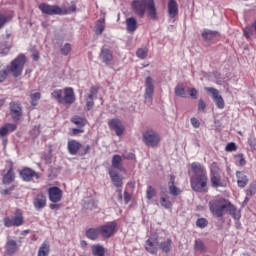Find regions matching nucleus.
Listing matches in <instances>:
<instances>
[{"mask_svg": "<svg viewBox=\"0 0 256 256\" xmlns=\"http://www.w3.org/2000/svg\"><path fill=\"white\" fill-rule=\"evenodd\" d=\"M210 213L214 217L221 218L224 215H231L233 219L239 221L241 219V211L231 203L228 199L223 197H216L209 202Z\"/></svg>", "mask_w": 256, "mask_h": 256, "instance_id": "nucleus-1", "label": "nucleus"}, {"mask_svg": "<svg viewBox=\"0 0 256 256\" xmlns=\"http://www.w3.org/2000/svg\"><path fill=\"white\" fill-rule=\"evenodd\" d=\"M51 96L62 105H73L75 103V92L71 87L64 90L56 89L51 93Z\"/></svg>", "mask_w": 256, "mask_h": 256, "instance_id": "nucleus-2", "label": "nucleus"}, {"mask_svg": "<svg viewBox=\"0 0 256 256\" xmlns=\"http://www.w3.org/2000/svg\"><path fill=\"white\" fill-rule=\"evenodd\" d=\"M142 141L146 147L154 149L155 147H159V144L161 143V135L152 128H149L143 132Z\"/></svg>", "mask_w": 256, "mask_h": 256, "instance_id": "nucleus-3", "label": "nucleus"}, {"mask_svg": "<svg viewBox=\"0 0 256 256\" xmlns=\"http://www.w3.org/2000/svg\"><path fill=\"white\" fill-rule=\"evenodd\" d=\"M67 150L70 155H80V157H84V155H87L89 151H91V146H83L81 142L71 139L68 140Z\"/></svg>", "mask_w": 256, "mask_h": 256, "instance_id": "nucleus-4", "label": "nucleus"}, {"mask_svg": "<svg viewBox=\"0 0 256 256\" xmlns=\"http://www.w3.org/2000/svg\"><path fill=\"white\" fill-rule=\"evenodd\" d=\"M210 185L213 189H219V187H227L228 182L221 178V169L217 166H212L210 170Z\"/></svg>", "mask_w": 256, "mask_h": 256, "instance_id": "nucleus-5", "label": "nucleus"}, {"mask_svg": "<svg viewBox=\"0 0 256 256\" xmlns=\"http://www.w3.org/2000/svg\"><path fill=\"white\" fill-rule=\"evenodd\" d=\"M208 181L209 177L207 175L192 176L190 184L193 191H196L197 193H205L207 192Z\"/></svg>", "mask_w": 256, "mask_h": 256, "instance_id": "nucleus-6", "label": "nucleus"}, {"mask_svg": "<svg viewBox=\"0 0 256 256\" xmlns=\"http://www.w3.org/2000/svg\"><path fill=\"white\" fill-rule=\"evenodd\" d=\"M26 61L27 58L25 55L20 54L11 62L10 71L13 77H19L23 73V67H25Z\"/></svg>", "mask_w": 256, "mask_h": 256, "instance_id": "nucleus-7", "label": "nucleus"}, {"mask_svg": "<svg viewBox=\"0 0 256 256\" xmlns=\"http://www.w3.org/2000/svg\"><path fill=\"white\" fill-rule=\"evenodd\" d=\"M144 87H145V92H144L145 103H152L153 95L155 93V84L151 76L146 77Z\"/></svg>", "mask_w": 256, "mask_h": 256, "instance_id": "nucleus-8", "label": "nucleus"}, {"mask_svg": "<svg viewBox=\"0 0 256 256\" xmlns=\"http://www.w3.org/2000/svg\"><path fill=\"white\" fill-rule=\"evenodd\" d=\"M100 229V235L104 239H110V237H113L115 233H117V222L112 221L108 222L105 225L99 226Z\"/></svg>", "mask_w": 256, "mask_h": 256, "instance_id": "nucleus-9", "label": "nucleus"}, {"mask_svg": "<svg viewBox=\"0 0 256 256\" xmlns=\"http://www.w3.org/2000/svg\"><path fill=\"white\" fill-rule=\"evenodd\" d=\"M38 9H40L44 15H63V9L57 5L41 3L39 4Z\"/></svg>", "mask_w": 256, "mask_h": 256, "instance_id": "nucleus-10", "label": "nucleus"}, {"mask_svg": "<svg viewBox=\"0 0 256 256\" xmlns=\"http://www.w3.org/2000/svg\"><path fill=\"white\" fill-rule=\"evenodd\" d=\"M204 89L207 93H211L213 101L218 109H225V100H223V97L219 94V90L213 87H205Z\"/></svg>", "mask_w": 256, "mask_h": 256, "instance_id": "nucleus-11", "label": "nucleus"}, {"mask_svg": "<svg viewBox=\"0 0 256 256\" xmlns=\"http://www.w3.org/2000/svg\"><path fill=\"white\" fill-rule=\"evenodd\" d=\"M149 5V0H134L132 2V9L139 17L145 16V9Z\"/></svg>", "mask_w": 256, "mask_h": 256, "instance_id": "nucleus-12", "label": "nucleus"}, {"mask_svg": "<svg viewBox=\"0 0 256 256\" xmlns=\"http://www.w3.org/2000/svg\"><path fill=\"white\" fill-rule=\"evenodd\" d=\"M48 197L51 203H59L63 199V190L57 186H52L48 189Z\"/></svg>", "mask_w": 256, "mask_h": 256, "instance_id": "nucleus-13", "label": "nucleus"}, {"mask_svg": "<svg viewBox=\"0 0 256 256\" xmlns=\"http://www.w3.org/2000/svg\"><path fill=\"white\" fill-rule=\"evenodd\" d=\"M108 126L112 131L116 133L118 137H121L123 133H125V126H123V122L121 120L114 118L108 121Z\"/></svg>", "mask_w": 256, "mask_h": 256, "instance_id": "nucleus-14", "label": "nucleus"}, {"mask_svg": "<svg viewBox=\"0 0 256 256\" xmlns=\"http://www.w3.org/2000/svg\"><path fill=\"white\" fill-rule=\"evenodd\" d=\"M97 93H99V88L97 86H93L90 88V92L85 97L86 101V109L87 111H91L93 107L95 106V97H97Z\"/></svg>", "mask_w": 256, "mask_h": 256, "instance_id": "nucleus-15", "label": "nucleus"}, {"mask_svg": "<svg viewBox=\"0 0 256 256\" xmlns=\"http://www.w3.org/2000/svg\"><path fill=\"white\" fill-rule=\"evenodd\" d=\"M99 59L105 65H111V63H113V51L103 46L100 50Z\"/></svg>", "mask_w": 256, "mask_h": 256, "instance_id": "nucleus-16", "label": "nucleus"}, {"mask_svg": "<svg viewBox=\"0 0 256 256\" xmlns=\"http://www.w3.org/2000/svg\"><path fill=\"white\" fill-rule=\"evenodd\" d=\"M9 107L12 119H14V121H19V119H21V115H23L21 104L19 102H10Z\"/></svg>", "mask_w": 256, "mask_h": 256, "instance_id": "nucleus-17", "label": "nucleus"}, {"mask_svg": "<svg viewBox=\"0 0 256 256\" xmlns=\"http://www.w3.org/2000/svg\"><path fill=\"white\" fill-rule=\"evenodd\" d=\"M33 206L36 211H43L47 207V196L44 194H38L33 200Z\"/></svg>", "mask_w": 256, "mask_h": 256, "instance_id": "nucleus-18", "label": "nucleus"}, {"mask_svg": "<svg viewBox=\"0 0 256 256\" xmlns=\"http://www.w3.org/2000/svg\"><path fill=\"white\" fill-rule=\"evenodd\" d=\"M20 176L22 177L23 181H33V179H39V173L35 172L31 168H24L20 171Z\"/></svg>", "mask_w": 256, "mask_h": 256, "instance_id": "nucleus-19", "label": "nucleus"}, {"mask_svg": "<svg viewBox=\"0 0 256 256\" xmlns=\"http://www.w3.org/2000/svg\"><path fill=\"white\" fill-rule=\"evenodd\" d=\"M168 16L170 19H177L179 16V4L175 0H169L167 4Z\"/></svg>", "mask_w": 256, "mask_h": 256, "instance_id": "nucleus-20", "label": "nucleus"}, {"mask_svg": "<svg viewBox=\"0 0 256 256\" xmlns=\"http://www.w3.org/2000/svg\"><path fill=\"white\" fill-rule=\"evenodd\" d=\"M145 249L148 253L155 255L159 249V242L157 241V238H149L146 240Z\"/></svg>", "mask_w": 256, "mask_h": 256, "instance_id": "nucleus-21", "label": "nucleus"}, {"mask_svg": "<svg viewBox=\"0 0 256 256\" xmlns=\"http://www.w3.org/2000/svg\"><path fill=\"white\" fill-rule=\"evenodd\" d=\"M191 169L194 173L193 177H201V175H207V170L199 162H193L191 164Z\"/></svg>", "mask_w": 256, "mask_h": 256, "instance_id": "nucleus-22", "label": "nucleus"}, {"mask_svg": "<svg viewBox=\"0 0 256 256\" xmlns=\"http://www.w3.org/2000/svg\"><path fill=\"white\" fill-rule=\"evenodd\" d=\"M236 177H237V184L238 187L241 189L247 187V184L249 183V178H247V175L241 171L236 172Z\"/></svg>", "mask_w": 256, "mask_h": 256, "instance_id": "nucleus-23", "label": "nucleus"}, {"mask_svg": "<svg viewBox=\"0 0 256 256\" xmlns=\"http://www.w3.org/2000/svg\"><path fill=\"white\" fill-rule=\"evenodd\" d=\"M169 193L173 197H179L181 195V189L175 186V176H170Z\"/></svg>", "mask_w": 256, "mask_h": 256, "instance_id": "nucleus-24", "label": "nucleus"}, {"mask_svg": "<svg viewBox=\"0 0 256 256\" xmlns=\"http://www.w3.org/2000/svg\"><path fill=\"white\" fill-rule=\"evenodd\" d=\"M99 235H101V230L99 227L90 228L86 231V237L91 241H97L99 239Z\"/></svg>", "mask_w": 256, "mask_h": 256, "instance_id": "nucleus-25", "label": "nucleus"}, {"mask_svg": "<svg viewBox=\"0 0 256 256\" xmlns=\"http://www.w3.org/2000/svg\"><path fill=\"white\" fill-rule=\"evenodd\" d=\"M51 253V245L49 241H44L38 249L37 256H49Z\"/></svg>", "mask_w": 256, "mask_h": 256, "instance_id": "nucleus-26", "label": "nucleus"}, {"mask_svg": "<svg viewBox=\"0 0 256 256\" xmlns=\"http://www.w3.org/2000/svg\"><path fill=\"white\" fill-rule=\"evenodd\" d=\"M19 249V246L17 245V242L13 239H10L6 243V253L8 255H13L17 253V250Z\"/></svg>", "mask_w": 256, "mask_h": 256, "instance_id": "nucleus-27", "label": "nucleus"}, {"mask_svg": "<svg viewBox=\"0 0 256 256\" xmlns=\"http://www.w3.org/2000/svg\"><path fill=\"white\" fill-rule=\"evenodd\" d=\"M15 180V172H13V163H11L9 170L3 176L4 185H9L12 181Z\"/></svg>", "mask_w": 256, "mask_h": 256, "instance_id": "nucleus-28", "label": "nucleus"}, {"mask_svg": "<svg viewBox=\"0 0 256 256\" xmlns=\"http://www.w3.org/2000/svg\"><path fill=\"white\" fill-rule=\"evenodd\" d=\"M126 29L128 33H135L137 31V19L135 17L126 19Z\"/></svg>", "mask_w": 256, "mask_h": 256, "instance_id": "nucleus-29", "label": "nucleus"}, {"mask_svg": "<svg viewBox=\"0 0 256 256\" xmlns=\"http://www.w3.org/2000/svg\"><path fill=\"white\" fill-rule=\"evenodd\" d=\"M17 129V124L7 123L0 128V137H5L7 133H11Z\"/></svg>", "mask_w": 256, "mask_h": 256, "instance_id": "nucleus-30", "label": "nucleus"}, {"mask_svg": "<svg viewBox=\"0 0 256 256\" xmlns=\"http://www.w3.org/2000/svg\"><path fill=\"white\" fill-rule=\"evenodd\" d=\"M110 178L112 179V183L115 185V187H122L123 186V179H121V176L117 174L114 170H109Z\"/></svg>", "mask_w": 256, "mask_h": 256, "instance_id": "nucleus-31", "label": "nucleus"}, {"mask_svg": "<svg viewBox=\"0 0 256 256\" xmlns=\"http://www.w3.org/2000/svg\"><path fill=\"white\" fill-rule=\"evenodd\" d=\"M160 205L164 207V209H173V202H171L167 194H161Z\"/></svg>", "mask_w": 256, "mask_h": 256, "instance_id": "nucleus-32", "label": "nucleus"}, {"mask_svg": "<svg viewBox=\"0 0 256 256\" xmlns=\"http://www.w3.org/2000/svg\"><path fill=\"white\" fill-rule=\"evenodd\" d=\"M172 246H173V240H171V238H168L165 241L158 244V247H160V249H161V251H163V253H170Z\"/></svg>", "mask_w": 256, "mask_h": 256, "instance_id": "nucleus-33", "label": "nucleus"}, {"mask_svg": "<svg viewBox=\"0 0 256 256\" xmlns=\"http://www.w3.org/2000/svg\"><path fill=\"white\" fill-rule=\"evenodd\" d=\"M146 9L151 19H157V9L155 8L154 0H148V6H146Z\"/></svg>", "mask_w": 256, "mask_h": 256, "instance_id": "nucleus-34", "label": "nucleus"}, {"mask_svg": "<svg viewBox=\"0 0 256 256\" xmlns=\"http://www.w3.org/2000/svg\"><path fill=\"white\" fill-rule=\"evenodd\" d=\"M123 157H121L120 155H114L112 157V167L113 169H118V171H123Z\"/></svg>", "mask_w": 256, "mask_h": 256, "instance_id": "nucleus-35", "label": "nucleus"}, {"mask_svg": "<svg viewBox=\"0 0 256 256\" xmlns=\"http://www.w3.org/2000/svg\"><path fill=\"white\" fill-rule=\"evenodd\" d=\"M93 256H105V247L101 244H94L91 246Z\"/></svg>", "mask_w": 256, "mask_h": 256, "instance_id": "nucleus-36", "label": "nucleus"}, {"mask_svg": "<svg viewBox=\"0 0 256 256\" xmlns=\"http://www.w3.org/2000/svg\"><path fill=\"white\" fill-rule=\"evenodd\" d=\"M94 31L96 35H102L103 31H105V18H101L97 20L96 25L94 27Z\"/></svg>", "mask_w": 256, "mask_h": 256, "instance_id": "nucleus-37", "label": "nucleus"}, {"mask_svg": "<svg viewBox=\"0 0 256 256\" xmlns=\"http://www.w3.org/2000/svg\"><path fill=\"white\" fill-rule=\"evenodd\" d=\"M202 37L206 41H212V39H215V37H219V32L211 31V30H204L202 33Z\"/></svg>", "mask_w": 256, "mask_h": 256, "instance_id": "nucleus-38", "label": "nucleus"}, {"mask_svg": "<svg viewBox=\"0 0 256 256\" xmlns=\"http://www.w3.org/2000/svg\"><path fill=\"white\" fill-rule=\"evenodd\" d=\"M194 250L198 251L199 253H205L207 251V246L201 239H196L194 242Z\"/></svg>", "mask_w": 256, "mask_h": 256, "instance_id": "nucleus-39", "label": "nucleus"}, {"mask_svg": "<svg viewBox=\"0 0 256 256\" xmlns=\"http://www.w3.org/2000/svg\"><path fill=\"white\" fill-rule=\"evenodd\" d=\"M72 123H74V125H76L77 127H85V125H87V119L83 118V117H79V116H74L71 119Z\"/></svg>", "mask_w": 256, "mask_h": 256, "instance_id": "nucleus-40", "label": "nucleus"}, {"mask_svg": "<svg viewBox=\"0 0 256 256\" xmlns=\"http://www.w3.org/2000/svg\"><path fill=\"white\" fill-rule=\"evenodd\" d=\"M175 95L177 97H182V98L187 97V93L185 92V88L182 85H177L175 87Z\"/></svg>", "mask_w": 256, "mask_h": 256, "instance_id": "nucleus-41", "label": "nucleus"}, {"mask_svg": "<svg viewBox=\"0 0 256 256\" xmlns=\"http://www.w3.org/2000/svg\"><path fill=\"white\" fill-rule=\"evenodd\" d=\"M149 51L147 48H140L136 51V55L139 59H147Z\"/></svg>", "mask_w": 256, "mask_h": 256, "instance_id": "nucleus-42", "label": "nucleus"}, {"mask_svg": "<svg viewBox=\"0 0 256 256\" xmlns=\"http://www.w3.org/2000/svg\"><path fill=\"white\" fill-rule=\"evenodd\" d=\"M30 99H31V104L35 107L37 105V101H39V99H41V93H39V92L32 93L30 95Z\"/></svg>", "mask_w": 256, "mask_h": 256, "instance_id": "nucleus-43", "label": "nucleus"}, {"mask_svg": "<svg viewBox=\"0 0 256 256\" xmlns=\"http://www.w3.org/2000/svg\"><path fill=\"white\" fill-rule=\"evenodd\" d=\"M207 225H209V221H207V219H205V218H199L196 221V226L199 227L200 229H205V227H207Z\"/></svg>", "mask_w": 256, "mask_h": 256, "instance_id": "nucleus-44", "label": "nucleus"}, {"mask_svg": "<svg viewBox=\"0 0 256 256\" xmlns=\"http://www.w3.org/2000/svg\"><path fill=\"white\" fill-rule=\"evenodd\" d=\"M7 23H9V17L3 13H0V29H3Z\"/></svg>", "mask_w": 256, "mask_h": 256, "instance_id": "nucleus-45", "label": "nucleus"}, {"mask_svg": "<svg viewBox=\"0 0 256 256\" xmlns=\"http://www.w3.org/2000/svg\"><path fill=\"white\" fill-rule=\"evenodd\" d=\"M14 227H21L23 225V216L22 215H17L14 218H12Z\"/></svg>", "mask_w": 256, "mask_h": 256, "instance_id": "nucleus-46", "label": "nucleus"}, {"mask_svg": "<svg viewBox=\"0 0 256 256\" xmlns=\"http://www.w3.org/2000/svg\"><path fill=\"white\" fill-rule=\"evenodd\" d=\"M155 193V188H153V186H148L146 191L147 199L151 201V199L155 197Z\"/></svg>", "mask_w": 256, "mask_h": 256, "instance_id": "nucleus-47", "label": "nucleus"}, {"mask_svg": "<svg viewBox=\"0 0 256 256\" xmlns=\"http://www.w3.org/2000/svg\"><path fill=\"white\" fill-rule=\"evenodd\" d=\"M76 11H77V6H75V4H72L70 7L63 10L62 15H69L71 13H75Z\"/></svg>", "mask_w": 256, "mask_h": 256, "instance_id": "nucleus-48", "label": "nucleus"}, {"mask_svg": "<svg viewBox=\"0 0 256 256\" xmlns=\"http://www.w3.org/2000/svg\"><path fill=\"white\" fill-rule=\"evenodd\" d=\"M61 54L62 55H68L69 53H71V44L66 43L61 49Z\"/></svg>", "mask_w": 256, "mask_h": 256, "instance_id": "nucleus-49", "label": "nucleus"}, {"mask_svg": "<svg viewBox=\"0 0 256 256\" xmlns=\"http://www.w3.org/2000/svg\"><path fill=\"white\" fill-rule=\"evenodd\" d=\"M243 33H244V37H246L247 39H249V37L253 36V30L249 26L244 28Z\"/></svg>", "mask_w": 256, "mask_h": 256, "instance_id": "nucleus-50", "label": "nucleus"}, {"mask_svg": "<svg viewBox=\"0 0 256 256\" xmlns=\"http://www.w3.org/2000/svg\"><path fill=\"white\" fill-rule=\"evenodd\" d=\"M190 123L194 129H199V127H201V122H199V119L197 118H191Z\"/></svg>", "mask_w": 256, "mask_h": 256, "instance_id": "nucleus-51", "label": "nucleus"}, {"mask_svg": "<svg viewBox=\"0 0 256 256\" xmlns=\"http://www.w3.org/2000/svg\"><path fill=\"white\" fill-rule=\"evenodd\" d=\"M189 95H190L191 99H197V95H199V91H197V89H195V88H190Z\"/></svg>", "mask_w": 256, "mask_h": 256, "instance_id": "nucleus-52", "label": "nucleus"}, {"mask_svg": "<svg viewBox=\"0 0 256 256\" xmlns=\"http://www.w3.org/2000/svg\"><path fill=\"white\" fill-rule=\"evenodd\" d=\"M7 75H9L8 70L0 71V83H3V81H5V79H7Z\"/></svg>", "mask_w": 256, "mask_h": 256, "instance_id": "nucleus-53", "label": "nucleus"}, {"mask_svg": "<svg viewBox=\"0 0 256 256\" xmlns=\"http://www.w3.org/2000/svg\"><path fill=\"white\" fill-rule=\"evenodd\" d=\"M4 225L5 227H14L13 218L10 219L9 217L4 218Z\"/></svg>", "mask_w": 256, "mask_h": 256, "instance_id": "nucleus-54", "label": "nucleus"}, {"mask_svg": "<svg viewBox=\"0 0 256 256\" xmlns=\"http://www.w3.org/2000/svg\"><path fill=\"white\" fill-rule=\"evenodd\" d=\"M236 149H237V146L233 142H230L226 145V151L228 152L236 151Z\"/></svg>", "mask_w": 256, "mask_h": 256, "instance_id": "nucleus-55", "label": "nucleus"}, {"mask_svg": "<svg viewBox=\"0 0 256 256\" xmlns=\"http://www.w3.org/2000/svg\"><path fill=\"white\" fill-rule=\"evenodd\" d=\"M206 107L205 101L200 99L198 102V111H205Z\"/></svg>", "mask_w": 256, "mask_h": 256, "instance_id": "nucleus-56", "label": "nucleus"}, {"mask_svg": "<svg viewBox=\"0 0 256 256\" xmlns=\"http://www.w3.org/2000/svg\"><path fill=\"white\" fill-rule=\"evenodd\" d=\"M245 158L243 157V154L238 155V163L237 165H239L240 167H243L245 165Z\"/></svg>", "mask_w": 256, "mask_h": 256, "instance_id": "nucleus-57", "label": "nucleus"}, {"mask_svg": "<svg viewBox=\"0 0 256 256\" xmlns=\"http://www.w3.org/2000/svg\"><path fill=\"white\" fill-rule=\"evenodd\" d=\"M248 145L251 149H255L256 147V139L255 138H248Z\"/></svg>", "mask_w": 256, "mask_h": 256, "instance_id": "nucleus-58", "label": "nucleus"}, {"mask_svg": "<svg viewBox=\"0 0 256 256\" xmlns=\"http://www.w3.org/2000/svg\"><path fill=\"white\" fill-rule=\"evenodd\" d=\"M124 201L125 203H128L129 201H131V195H129V192L127 191L124 192Z\"/></svg>", "mask_w": 256, "mask_h": 256, "instance_id": "nucleus-59", "label": "nucleus"}, {"mask_svg": "<svg viewBox=\"0 0 256 256\" xmlns=\"http://www.w3.org/2000/svg\"><path fill=\"white\" fill-rule=\"evenodd\" d=\"M73 135H79V133H83V129L81 128H74L72 130Z\"/></svg>", "mask_w": 256, "mask_h": 256, "instance_id": "nucleus-60", "label": "nucleus"}, {"mask_svg": "<svg viewBox=\"0 0 256 256\" xmlns=\"http://www.w3.org/2000/svg\"><path fill=\"white\" fill-rule=\"evenodd\" d=\"M9 53V48L4 47L2 50L0 49V55H7Z\"/></svg>", "mask_w": 256, "mask_h": 256, "instance_id": "nucleus-61", "label": "nucleus"}, {"mask_svg": "<svg viewBox=\"0 0 256 256\" xmlns=\"http://www.w3.org/2000/svg\"><path fill=\"white\" fill-rule=\"evenodd\" d=\"M13 191V188L10 189H4L1 191L2 195H9V193H11Z\"/></svg>", "mask_w": 256, "mask_h": 256, "instance_id": "nucleus-62", "label": "nucleus"}, {"mask_svg": "<svg viewBox=\"0 0 256 256\" xmlns=\"http://www.w3.org/2000/svg\"><path fill=\"white\" fill-rule=\"evenodd\" d=\"M123 157V159H135V154H133V153H131V154H129V155H123L122 156Z\"/></svg>", "mask_w": 256, "mask_h": 256, "instance_id": "nucleus-63", "label": "nucleus"}, {"mask_svg": "<svg viewBox=\"0 0 256 256\" xmlns=\"http://www.w3.org/2000/svg\"><path fill=\"white\" fill-rule=\"evenodd\" d=\"M117 193L119 201H123V191L121 189H118Z\"/></svg>", "mask_w": 256, "mask_h": 256, "instance_id": "nucleus-64", "label": "nucleus"}]
</instances>
